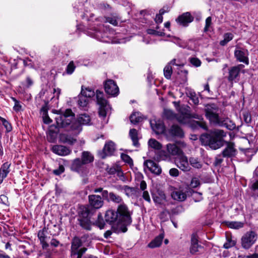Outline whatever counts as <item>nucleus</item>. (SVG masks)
I'll list each match as a JSON object with an SVG mask.
<instances>
[{"mask_svg": "<svg viewBox=\"0 0 258 258\" xmlns=\"http://www.w3.org/2000/svg\"><path fill=\"white\" fill-rule=\"evenodd\" d=\"M104 89L106 93L112 96H115L119 93V88L112 80H108L104 83Z\"/></svg>", "mask_w": 258, "mask_h": 258, "instance_id": "12", "label": "nucleus"}, {"mask_svg": "<svg viewBox=\"0 0 258 258\" xmlns=\"http://www.w3.org/2000/svg\"><path fill=\"white\" fill-rule=\"evenodd\" d=\"M243 67V65L239 64L230 68L229 70L228 80L232 81L236 79L239 75L240 70Z\"/></svg>", "mask_w": 258, "mask_h": 258, "instance_id": "21", "label": "nucleus"}, {"mask_svg": "<svg viewBox=\"0 0 258 258\" xmlns=\"http://www.w3.org/2000/svg\"><path fill=\"white\" fill-rule=\"evenodd\" d=\"M81 240L78 237H75L72 242V258H81L82 254L87 250L86 248L83 247L79 249L81 246Z\"/></svg>", "mask_w": 258, "mask_h": 258, "instance_id": "9", "label": "nucleus"}, {"mask_svg": "<svg viewBox=\"0 0 258 258\" xmlns=\"http://www.w3.org/2000/svg\"><path fill=\"white\" fill-rule=\"evenodd\" d=\"M144 165L152 173L156 175H159L162 172V169L158 164L151 160H146L144 163Z\"/></svg>", "mask_w": 258, "mask_h": 258, "instance_id": "15", "label": "nucleus"}, {"mask_svg": "<svg viewBox=\"0 0 258 258\" xmlns=\"http://www.w3.org/2000/svg\"><path fill=\"white\" fill-rule=\"evenodd\" d=\"M97 224L100 229H103L104 228L105 223L103 220L102 216L100 214L98 216V221L97 222Z\"/></svg>", "mask_w": 258, "mask_h": 258, "instance_id": "53", "label": "nucleus"}, {"mask_svg": "<svg viewBox=\"0 0 258 258\" xmlns=\"http://www.w3.org/2000/svg\"><path fill=\"white\" fill-rule=\"evenodd\" d=\"M38 237L42 245L43 248H44L47 247L48 246V244L45 241V236L43 231H39L38 233Z\"/></svg>", "mask_w": 258, "mask_h": 258, "instance_id": "43", "label": "nucleus"}, {"mask_svg": "<svg viewBox=\"0 0 258 258\" xmlns=\"http://www.w3.org/2000/svg\"><path fill=\"white\" fill-rule=\"evenodd\" d=\"M154 202L156 204H161L165 201L166 196L163 191H157L153 194L152 195Z\"/></svg>", "mask_w": 258, "mask_h": 258, "instance_id": "24", "label": "nucleus"}, {"mask_svg": "<svg viewBox=\"0 0 258 258\" xmlns=\"http://www.w3.org/2000/svg\"><path fill=\"white\" fill-rule=\"evenodd\" d=\"M235 152L233 144H229L222 152V155L224 157H231L235 155Z\"/></svg>", "mask_w": 258, "mask_h": 258, "instance_id": "25", "label": "nucleus"}, {"mask_svg": "<svg viewBox=\"0 0 258 258\" xmlns=\"http://www.w3.org/2000/svg\"><path fill=\"white\" fill-rule=\"evenodd\" d=\"M150 123L152 129L156 134H161L164 132L165 126L162 120L154 119L151 120Z\"/></svg>", "mask_w": 258, "mask_h": 258, "instance_id": "14", "label": "nucleus"}, {"mask_svg": "<svg viewBox=\"0 0 258 258\" xmlns=\"http://www.w3.org/2000/svg\"><path fill=\"white\" fill-rule=\"evenodd\" d=\"M76 121L77 122H78L80 125L81 127V125H89L90 124L91 122V118L90 116L86 113L84 114H81L79 115V117H78V121Z\"/></svg>", "mask_w": 258, "mask_h": 258, "instance_id": "28", "label": "nucleus"}, {"mask_svg": "<svg viewBox=\"0 0 258 258\" xmlns=\"http://www.w3.org/2000/svg\"><path fill=\"white\" fill-rule=\"evenodd\" d=\"M10 164L6 162L4 163L0 169V176L2 178H5L7 176L8 174L10 172L9 168Z\"/></svg>", "mask_w": 258, "mask_h": 258, "instance_id": "35", "label": "nucleus"}, {"mask_svg": "<svg viewBox=\"0 0 258 258\" xmlns=\"http://www.w3.org/2000/svg\"><path fill=\"white\" fill-rule=\"evenodd\" d=\"M175 163L182 171H188L190 169L187 158L183 152L175 159Z\"/></svg>", "mask_w": 258, "mask_h": 258, "instance_id": "11", "label": "nucleus"}, {"mask_svg": "<svg viewBox=\"0 0 258 258\" xmlns=\"http://www.w3.org/2000/svg\"><path fill=\"white\" fill-rule=\"evenodd\" d=\"M64 168L63 165H59L58 169L54 170L53 173L55 175H58L64 172Z\"/></svg>", "mask_w": 258, "mask_h": 258, "instance_id": "59", "label": "nucleus"}, {"mask_svg": "<svg viewBox=\"0 0 258 258\" xmlns=\"http://www.w3.org/2000/svg\"><path fill=\"white\" fill-rule=\"evenodd\" d=\"M226 133L221 130H214L209 134H203L200 140L203 144L209 146L211 149H217L223 145V138Z\"/></svg>", "mask_w": 258, "mask_h": 258, "instance_id": "3", "label": "nucleus"}, {"mask_svg": "<svg viewBox=\"0 0 258 258\" xmlns=\"http://www.w3.org/2000/svg\"><path fill=\"white\" fill-rule=\"evenodd\" d=\"M76 66L74 64L73 61H71L67 66L66 69V72L68 74H72L75 71Z\"/></svg>", "mask_w": 258, "mask_h": 258, "instance_id": "46", "label": "nucleus"}, {"mask_svg": "<svg viewBox=\"0 0 258 258\" xmlns=\"http://www.w3.org/2000/svg\"><path fill=\"white\" fill-rule=\"evenodd\" d=\"M173 199L177 201H184L187 198L186 190L182 188H175L171 193Z\"/></svg>", "mask_w": 258, "mask_h": 258, "instance_id": "17", "label": "nucleus"}, {"mask_svg": "<svg viewBox=\"0 0 258 258\" xmlns=\"http://www.w3.org/2000/svg\"><path fill=\"white\" fill-rule=\"evenodd\" d=\"M118 20V18L116 17H108L106 18V22H108L114 26L117 25Z\"/></svg>", "mask_w": 258, "mask_h": 258, "instance_id": "47", "label": "nucleus"}, {"mask_svg": "<svg viewBox=\"0 0 258 258\" xmlns=\"http://www.w3.org/2000/svg\"><path fill=\"white\" fill-rule=\"evenodd\" d=\"M190 164L194 168H201L202 167V163L200 160L195 157H190L189 159Z\"/></svg>", "mask_w": 258, "mask_h": 258, "instance_id": "37", "label": "nucleus"}, {"mask_svg": "<svg viewBox=\"0 0 258 258\" xmlns=\"http://www.w3.org/2000/svg\"><path fill=\"white\" fill-rule=\"evenodd\" d=\"M115 150V144L112 141H108L104 145L102 153L100 154V157L102 158H105L107 156L111 155Z\"/></svg>", "mask_w": 258, "mask_h": 258, "instance_id": "18", "label": "nucleus"}, {"mask_svg": "<svg viewBox=\"0 0 258 258\" xmlns=\"http://www.w3.org/2000/svg\"><path fill=\"white\" fill-rule=\"evenodd\" d=\"M94 160L92 155L88 152L84 151L82 153V161L84 164H88L92 162Z\"/></svg>", "mask_w": 258, "mask_h": 258, "instance_id": "33", "label": "nucleus"}, {"mask_svg": "<svg viewBox=\"0 0 258 258\" xmlns=\"http://www.w3.org/2000/svg\"><path fill=\"white\" fill-rule=\"evenodd\" d=\"M84 164L83 161L79 158L75 159L71 165V169L76 172H80L82 170Z\"/></svg>", "mask_w": 258, "mask_h": 258, "instance_id": "26", "label": "nucleus"}, {"mask_svg": "<svg viewBox=\"0 0 258 258\" xmlns=\"http://www.w3.org/2000/svg\"><path fill=\"white\" fill-rule=\"evenodd\" d=\"M195 124L205 130H207L208 129L206 122L203 121H195Z\"/></svg>", "mask_w": 258, "mask_h": 258, "instance_id": "56", "label": "nucleus"}, {"mask_svg": "<svg viewBox=\"0 0 258 258\" xmlns=\"http://www.w3.org/2000/svg\"><path fill=\"white\" fill-rule=\"evenodd\" d=\"M53 112L58 115L55 117V120L58 127L66 128L68 130L75 131L76 134H78L81 131L82 127L80 124L75 120V115L71 109H67L64 112L54 110Z\"/></svg>", "mask_w": 258, "mask_h": 258, "instance_id": "2", "label": "nucleus"}, {"mask_svg": "<svg viewBox=\"0 0 258 258\" xmlns=\"http://www.w3.org/2000/svg\"><path fill=\"white\" fill-rule=\"evenodd\" d=\"M200 184V181L197 177H194L192 178L190 182V185L192 187H196Z\"/></svg>", "mask_w": 258, "mask_h": 258, "instance_id": "57", "label": "nucleus"}, {"mask_svg": "<svg viewBox=\"0 0 258 258\" xmlns=\"http://www.w3.org/2000/svg\"><path fill=\"white\" fill-rule=\"evenodd\" d=\"M190 63L196 67H200L201 64V60L196 57H192L190 59Z\"/></svg>", "mask_w": 258, "mask_h": 258, "instance_id": "52", "label": "nucleus"}, {"mask_svg": "<svg viewBox=\"0 0 258 258\" xmlns=\"http://www.w3.org/2000/svg\"><path fill=\"white\" fill-rule=\"evenodd\" d=\"M105 219L110 224L115 223L118 226L120 225L121 230L123 232L127 231L126 226L132 222L130 213L125 204L119 205L116 212L112 210L107 211Z\"/></svg>", "mask_w": 258, "mask_h": 258, "instance_id": "1", "label": "nucleus"}, {"mask_svg": "<svg viewBox=\"0 0 258 258\" xmlns=\"http://www.w3.org/2000/svg\"><path fill=\"white\" fill-rule=\"evenodd\" d=\"M119 166H114L108 169V172L110 174H115Z\"/></svg>", "mask_w": 258, "mask_h": 258, "instance_id": "61", "label": "nucleus"}, {"mask_svg": "<svg viewBox=\"0 0 258 258\" xmlns=\"http://www.w3.org/2000/svg\"><path fill=\"white\" fill-rule=\"evenodd\" d=\"M224 39L221 40L220 42L221 45L224 46L226 45L229 41L233 39V35L232 33H227L224 35Z\"/></svg>", "mask_w": 258, "mask_h": 258, "instance_id": "42", "label": "nucleus"}, {"mask_svg": "<svg viewBox=\"0 0 258 258\" xmlns=\"http://www.w3.org/2000/svg\"><path fill=\"white\" fill-rule=\"evenodd\" d=\"M195 118L199 119H201V116L200 115H197L196 114H190L189 113H181L177 117V120L181 123H186L188 119L190 118Z\"/></svg>", "mask_w": 258, "mask_h": 258, "instance_id": "22", "label": "nucleus"}, {"mask_svg": "<svg viewBox=\"0 0 258 258\" xmlns=\"http://www.w3.org/2000/svg\"><path fill=\"white\" fill-rule=\"evenodd\" d=\"M170 134L173 136L182 138L184 136L183 132L181 128L177 125H172L169 130Z\"/></svg>", "mask_w": 258, "mask_h": 258, "instance_id": "27", "label": "nucleus"}, {"mask_svg": "<svg viewBox=\"0 0 258 258\" xmlns=\"http://www.w3.org/2000/svg\"><path fill=\"white\" fill-rule=\"evenodd\" d=\"M96 95L97 102L99 105V116L102 118L105 117L107 114L111 109L110 105L108 104L107 101L104 98V94L102 91L97 90Z\"/></svg>", "mask_w": 258, "mask_h": 258, "instance_id": "6", "label": "nucleus"}, {"mask_svg": "<svg viewBox=\"0 0 258 258\" xmlns=\"http://www.w3.org/2000/svg\"><path fill=\"white\" fill-rule=\"evenodd\" d=\"M163 239V235L162 234L159 235L149 243L148 246L152 248L160 246L162 242Z\"/></svg>", "mask_w": 258, "mask_h": 258, "instance_id": "31", "label": "nucleus"}, {"mask_svg": "<svg viewBox=\"0 0 258 258\" xmlns=\"http://www.w3.org/2000/svg\"><path fill=\"white\" fill-rule=\"evenodd\" d=\"M202 248V246L198 244V240L197 236L192 235L191 239V246L190 247V252L192 254H195Z\"/></svg>", "mask_w": 258, "mask_h": 258, "instance_id": "23", "label": "nucleus"}, {"mask_svg": "<svg viewBox=\"0 0 258 258\" xmlns=\"http://www.w3.org/2000/svg\"><path fill=\"white\" fill-rule=\"evenodd\" d=\"M1 121L3 124V125L6 127L7 131L8 132H10L12 130V127L11 124L7 121L5 118H3L1 119Z\"/></svg>", "mask_w": 258, "mask_h": 258, "instance_id": "55", "label": "nucleus"}, {"mask_svg": "<svg viewBox=\"0 0 258 258\" xmlns=\"http://www.w3.org/2000/svg\"><path fill=\"white\" fill-rule=\"evenodd\" d=\"M88 199L91 207L95 209L101 208L104 204V201L102 198L98 195H90L88 197Z\"/></svg>", "mask_w": 258, "mask_h": 258, "instance_id": "13", "label": "nucleus"}, {"mask_svg": "<svg viewBox=\"0 0 258 258\" xmlns=\"http://www.w3.org/2000/svg\"><path fill=\"white\" fill-rule=\"evenodd\" d=\"M94 31V32L89 31L88 35L91 37L96 38L101 41L104 42H110V39L108 38L107 32H102L96 29H95Z\"/></svg>", "mask_w": 258, "mask_h": 258, "instance_id": "16", "label": "nucleus"}, {"mask_svg": "<svg viewBox=\"0 0 258 258\" xmlns=\"http://www.w3.org/2000/svg\"><path fill=\"white\" fill-rule=\"evenodd\" d=\"M227 225L230 228L238 229L243 227V223L240 222L232 221L227 222Z\"/></svg>", "mask_w": 258, "mask_h": 258, "instance_id": "40", "label": "nucleus"}, {"mask_svg": "<svg viewBox=\"0 0 258 258\" xmlns=\"http://www.w3.org/2000/svg\"><path fill=\"white\" fill-rule=\"evenodd\" d=\"M108 202H112L115 204H124L122 198L118 195L113 192H109Z\"/></svg>", "mask_w": 258, "mask_h": 258, "instance_id": "30", "label": "nucleus"}, {"mask_svg": "<svg viewBox=\"0 0 258 258\" xmlns=\"http://www.w3.org/2000/svg\"><path fill=\"white\" fill-rule=\"evenodd\" d=\"M91 214V209L89 207H83L79 212V221L80 225L84 229H91V223L89 217Z\"/></svg>", "mask_w": 258, "mask_h": 258, "instance_id": "7", "label": "nucleus"}, {"mask_svg": "<svg viewBox=\"0 0 258 258\" xmlns=\"http://www.w3.org/2000/svg\"><path fill=\"white\" fill-rule=\"evenodd\" d=\"M81 95L84 96L85 97L89 99V98L94 96L95 92L92 89L90 88H85V89H84L82 87L81 91Z\"/></svg>", "mask_w": 258, "mask_h": 258, "instance_id": "36", "label": "nucleus"}, {"mask_svg": "<svg viewBox=\"0 0 258 258\" xmlns=\"http://www.w3.org/2000/svg\"><path fill=\"white\" fill-rule=\"evenodd\" d=\"M169 174L171 176L176 177L179 175V171L177 169L173 168L170 169L169 170Z\"/></svg>", "mask_w": 258, "mask_h": 258, "instance_id": "60", "label": "nucleus"}, {"mask_svg": "<svg viewBox=\"0 0 258 258\" xmlns=\"http://www.w3.org/2000/svg\"><path fill=\"white\" fill-rule=\"evenodd\" d=\"M179 146L175 144H168L166 146V150H162L157 151L156 153V158L158 160L170 161L172 156L178 157L182 154L183 151L182 148L186 147V144L183 142L178 143Z\"/></svg>", "mask_w": 258, "mask_h": 258, "instance_id": "5", "label": "nucleus"}, {"mask_svg": "<svg viewBox=\"0 0 258 258\" xmlns=\"http://www.w3.org/2000/svg\"><path fill=\"white\" fill-rule=\"evenodd\" d=\"M227 241L224 244L223 247L226 249L231 248L236 244V241L231 239V238L227 237Z\"/></svg>", "mask_w": 258, "mask_h": 258, "instance_id": "45", "label": "nucleus"}, {"mask_svg": "<svg viewBox=\"0 0 258 258\" xmlns=\"http://www.w3.org/2000/svg\"><path fill=\"white\" fill-rule=\"evenodd\" d=\"M194 20V18L189 12H186L179 16L176 21L183 26H186Z\"/></svg>", "mask_w": 258, "mask_h": 258, "instance_id": "20", "label": "nucleus"}, {"mask_svg": "<svg viewBox=\"0 0 258 258\" xmlns=\"http://www.w3.org/2000/svg\"><path fill=\"white\" fill-rule=\"evenodd\" d=\"M172 73V70L171 66L170 64L166 65L164 69V75L165 77L167 79H170Z\"/></svg>", "mask_w": 258, "mask_h": 258, "instance_id": "44", "label": "nucleus"}, {"mask_svg": "<svg viewBox=\"0 0 258 258\" xmlns=\"http://www.w3.org/2000/svg\"><path fill=\"white\" fill-rule=\"evenodd\" d=\"M13 100L15 102L14 109L16 111H19L21 109L22 106L20 102L16 100L15 98H12Z\"/></svg>", "mask_w": 258, "mask_h": 258, "instance_id": "54", "label": "nucleus"}, {"mask_svg": "<svg viewBox=\"0 0 258 258\" xmlns=\"http://www.w3.org/2000/svg\"><path fill=\"white\" fill-rule=\"evenodd\" d=\"M190 98L192 100V101L194 104H197L199 103V100L197 97L196 96L195 93H191L190 94Z\"/></svg>", "mask_w": 258, "mask_h": 258, "instance_id": "63", "label": "nucleus"}, {"mask_svg": "<svg viewBox=\"0 0 258 258\" xmlns=\"http://www.w3.org/2000/svg\"><path fill=\"white\" fill-rule=\"evenodd\" d=\"M257 239V235L253 231H250L245 233L241 238L242 247L248 249L253 245Z\"/></svg>", "mask_w": 258, "mask_h": 258, "instance_id": "8", "label": "nucleus"}, {"mask_svg": "<svg viewBox=\"0 0 258 258\" xmlns=\"http://www.w3.org/2000/svg\"><path fill=\"white\" fill-rule=\"evenodd\" d=\"M121 158L122 160L124 161L125 162L129 164L130 165H133V160L128 155L125 154H122L121 155Z\"/></svg>", "mask_w": 258, "mask_h": 258, "instance_id": "48", "label": "nucleus"}, {"mask_svg": "<svg viewBox=\"0 0 258 258\" xmlns=\"http://www.w3.org/2000/svg\"><path fill=\"white\" fill-rule=\"evenodd\" d=\"M223 161V159L221 158L220 155L217 156L216 157L215 165L216 166L220 165Z\"/></svg>", "mask_w": 258, "mask_h": 258, "instance_id": "64", "label": "nucleus"}, {"mask_svg": "<svg viewBox=\"0 0 258 258\" xmlns=\"http://www.w3.org/2000/svg\"><path fill=\"white\" fill-rule=\"evenodd\" d=\"M59 142L72 145L76 142V140L70 136L66 134H61L59 135Z\"/></svg>", "mask_w": 258, "mask_h": 258, "instance_id": "29", "label": "nucleus"}, {"mask_svg": "<svg viewBox=\"0 0 258 258\" xmlns=\"http://www.w3.org/2000/svg\"><path fill=\"white\" fill-rule=\"evenodd\" d=\"M164 115L168 119H171L174 117V114L173 111L169 109H165L164 111Z\"/></svg>", "mask_w": 258, "mask_h": 258, "instance_id": "51", "label": "nucleus"}, {"mask_svg": "<svg viewBox=\"0 0 258 258\" xmlns=\"http://www.w3.org/2000/svg\"><path fill=\"white\" fill-rule=\"evenodd\" d=\"M88 102V98H86L82 95H81L79 96L78 103L80 107H82V108L86 107L87 106Z\"/></svg>", "mask_w": 258, "mask_h": 258, "instance_id": "38", "label": "nucleus"}, {"mask_svg": "<svg viewBox=\"0 0 258 258\" xmlns=\"http://www.w3.org/2000/svg\"><path fill=\"white\" fill-rule=\"evenodd\" d=\"M142 197H143V199L147 202H148L149 203H150L151 202V199L150 197V195L148 191H144L143 192Z\"/></svg>", "mask_w": 258, "mask_h": 258, "instance_id": "62", "label": "nucleus"}, {"mask_svg": "<svg viewBox=\"0 0 258 258\" xmlns=\"http://www.w3.org/2000/svg\"><path fill=\"white\" fill-rule=\"evenodd\" d=\"M148 146L150 148L154 149L156 150H159L161 149L162 146L161 143L154 139H150L148 142Z\"/></svg>", "mask_w": 258, "mask_h": 258, "instance_id": "34", "label": "nucleus"}, {"mask_svg": "<svg viewBox=\"0 0 258 258\" xmlns=\"http://www.w3.org/2000/svg\"><path fill=\"white\" fill-rule=\"evenodd\" d=\"M206 117L211 123L219 126H225L230 130L236 128L235 124L228 117H219L218 109L211 106H207L205 109Z\"/></svg>", "mask_w": 258, "mask_h": 258, "instance_id": "4", "label": "nucleus"}, {"mask_svg": "<svg viewBox=\"0 0 258 258\" xmlns=\"http://www.w3.org/2000/svg\"><path fill=\"white\" fill-rule=\"evenodd\" d=\"M234 56L238 61L243 62L247 65L248 64V51L247 49L236 46Z\"/></svg>", "mask_w": 258, "mask_h": 258, "instance_id": "10", "label": "nucleus"}, {"mask_svg": "<svg viewBox=\"0 0 258 258\" xmlns=\"http://www.w3.org/2000/svg\"><path fill=\"white\" fill-rule=\"evenodd\" d=\"M212 24V18L211 17H208L206 20V25L204 28V31L206 32L208 30L209 27Z\"/></svg>", "mask_w": 258, "mask_h": 258, "instance_id": "58", "label": "nucleus"}, {"mask_svg": "<svg viewBox=\"0 0 258 258\" xmlns=\"http://www.w3.org/2000/svg\"><path fill=\"white\" fill-rule=\"evenodd\" d=\"M130 136L133 141V144L134 146H137L138 145V133L136 129H131L130 131Z\"/></svg>", "mask_w": 258, "mask_h": 258, "instance_id": "39", "label": "nucleus"}, {"mask_svg": "<svg viewBox=\"0 0 258 258\" xmlns=\"http://www.w3.org/2000/svg\"><path fill=\"white\" fill-rule=\"evenodd\" d=\"M143 117L139 112H135L130 116L131 122L136 124L142 121Z\"/></svg>", "mask_w": 258, "mask_h": 258, "instance_id": "32", "label": "nucleus"}, {"mask_svg": "<svg viewBox=\"0 0 258 258\" xmlns=\"http://www.w3.org/2000/svg\"><path fill=\"white\" fill-rule=\"evenodd\" d=\"M52 152L59 156H64L69 155L71 150L62 145H54L52 148Z\"/></svg>", "mask_w": 258, "mask_h": 258, "instance_id": "19", "label": "nucleus"}, {"mask_svg": "<svg viewBox=\"0 0 258 258\" xmlns=\"http://www.w3.org/2000/svg\"><path fill=\"white\" fill-rule=\"evenodd\" d=\"M121 189L124 191L125 194L128 197L132 196V195H134L136 192L135 188L133 187H131L127 185H124L122 186Z\"/></svg>", "mask_w": 258, "mask_h": 258, "instance_id": "41", "label": "nucleus"}, {"mask_svg": "<svg viewBox=\"0 0 258 258\" xmlns=\"http://www.w3.org/2000/svg\"><path fill=\"white\" fill-rule=\"evenodd\" d=\"M165 13L163 10H160L159 14L156 15L155 20L157 23H161L163 21L162 15Z\"/></svg>", "mask_w": 258, "mask_h": 258, "instance_id": "50", "label": "nucleus"}, {"mask_svg": "<svg viewBox=\"0 0 258 258\" xmlns=\"http://www.w3.org/2000/svg\"><path fill=\"white\" fill-rule=\"evenodd\" d=\"M147 33L149 34L155 35L158 36H163L164 33L162 31H157L152 29H149L147 30Z\"/></svg>", "mask_w": 258, "mask_h": 258, "instance_id": "49", "label": "nucleus"}]
</instances>
